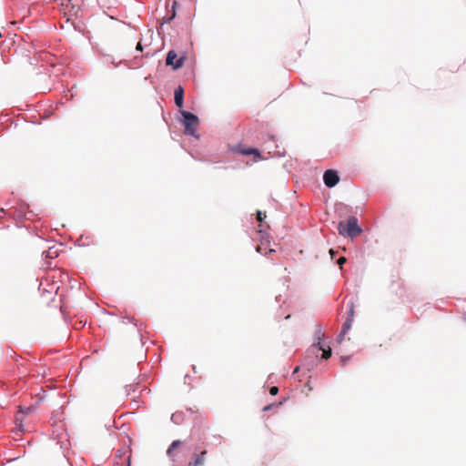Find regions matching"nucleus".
<instances>
[{
	"instance_id": "nucleus-22",
	"label": "nucleus",
	"mask_w": 466,
	"mask_h": 466,
	"mask_svg": "<svg viewBox=\"0 0 466 466\" xmlns=\"http://www.w3.org/2000/svg\"><path fill=\"white\" fill-rule=\"evenodd\" d=\"M19 409H20V412H22V413H24L25 415H28L31 412V410H32V409L30 407H26V408L23 409L20 406Z\"/></svg>"
},
{
	"instance_id": "nucleus-12",
	"label": "nucleus",
	"mask_w": 466,
	"mask_h": 466,
	"mask_svg": "<svg viewBox=\"0 0 466 466\" xmlns=\"http://www.w3.org/2000/svg\"><path fill=\"white\" fill-rule=\"evenodd\" d=\"M351 326H352V319L347 318L345 319V321L343 322L341 330H343L344 332H348L350 329Z\"/></svg>"
},
{
	"instance_id": "nucleus-24",
	"label": "nucleus",
	"mask_w": 466,
	"mask_h": 466,
	"mask_svg": "<svg viewBox=\"0 0 466 466\" xmlns=\"http://www.w3.org/2000/svg\"><path fill=\"white\" fill-rule=\"evenodd\" d=\"M256 249H257V252H258V253H259V254H263V253H264V254H267V253H268V252L266 251V249H265V248H263L261 246H258Z\"/></svg>"
},
{
	"instance_id": "nucleus-27",
	"label": "nucleus",
	"mask_w": 466,
	"mask_h": 466,
	"mask_svg": "<svg viewBox=\"0 0 466 466\" xmlns=\"http://www.w3.org/2000/svg\"><path fill=\"white\" fill-rule=\"evenodd\" d=\"M329 254H330L331 258H333L335 251L331 248V249H329Z\"/></svg>"
},
{
	"instance_id": "nucleus-19",
	"label": "nucleus",
	"mask_w": 466,
	"mask_h": 466,
	"mask_svg": "<svg viewBox=\"0 0 466 466\" xmlns=\"http://www.w3.org/2000/svg\"><path fill=\"white\" fill-rule=\"evenodd\" d=\"M347 334V332H344L343 330H341L339 335L337 336L336 338V340L338 343H340L343 339H344V336Z\"/></svg>"
},
{
	"instance_id": "nucleus-17",
	"label": "nucleus",
	"mask_w": 466,
	"mask_h": 466,
	"mask_svg": "<svg viewBox=\"0 0 466 466\" xmlns=\"http://www.w3.org/2000/svg\"><path fill=\"white\" fill-rule=\"evenodd\" d=\"M280 405H281V402L277 403V404H275V403H274V404H268V405H267V406H265V407L263 408V411L270 410L272 408H274V407L278 408V407H279Z\"/></svg>"
},
{
	"instance_id": "nucleus-5",
	"label": "nucleus",
	"mask_w": 466,
	"mask_h": 466,
	"mask_svg": "<svg viewBox=\"0 0 466 466\" xmlns=\"http://www.w3.org/2000/svg\"><path fill=\"white\" fill-rule=\"evenodd\" d=\"M323 182L327 187H334L339 182V172L335 169L326 170L323 174Z\"/></svg>"
},
{
	"instance_id": "nucleus-20",
	"label": "nucleus",
	"mask_w": 466,
	"mask_h": 466,
	"mask_svg": "<svg viewBox=\"0 0 466 466\" xmlns=\"http://www.w3.org/2000/svg\"><path fill=\"white\" fill-rule=\"evenodd\" d=\"M350 359V356H341L340 357V361H341V364L343 367H345L348 364Z\"/></svg>"
},
{
	"instance_id": "nucleus-30",
	"label": "nucleus",
	"mask_w": 466,
	"mask_h": 466,
	"mask_svg": "<svg viewBox=\"0 0 466 466\" xmlns=\"http://www.w3.org/2000/svg\"><path fill=\"white\" fill-rule=\"evenodd\" d=\"M279 298H281V295H279V297H276V300L279 301Z\"/></svg>"
},
{
	"instance_id": "nucleus-13",
	"label": "nucleus",
	"mask_w": 466,
	"mask_h": 466,
	"mask_svg": "<svg viewBox=\"0 0 466 466\" xmlns=\"http://www.w3.org/2000/svg\"><path fill=\"white\" fill-rule=\"evenodd\" d=\"M321 351H322L321 358L323 360H328L329 358H330V356H331V349H330V347H327L326 349H324Z\"/></svg>"
},
{
	"instance_id": "nucleus-1",
	"label": "nucleus",
	"mask_w": 466,
	"mask_h": 466,
	"mask_svg": "<svg viewBox=\"0 0 466 466\" xmlns=\"http://www.w3.org/2000/svg\"><path fill=\"white\" fill-rule=\"evenodd\" d=\"M181 441L176 440L171 442L169 447L167 450V456L172 461L173 466H203L205 456L207 455V451H201L199 454L194 453L192 456V461L188 462L187 465H182L177 459H176L177 449L180 446Z\"/></svg>"
},
{
	"instance_id": "nucleus-7",
	"label": "nucleus",
	"mask_w": 466,
	"mask_h": 466,
	"mask_svg": "<svg viewBox=\"0 0 466 466\" xmlns=\"http://www.w3.org/2000/svg\"><path fill=\"white\" fill-rule=\"evenodd\" d=\"M184 94L185 91L182 86L179 85L177 87H176L174 91V102L179 110L184 106Z\"/></svg>"
},
{
	"instance_id": "nucleus-8",
	"label": "nucleus",
	"mask_w": 466,
	"mask_h": 466,
	"mask_svg": "<svg viewBox=\"0 0 466 466\" xmlns=\"http://www.w3.org/2000/svg\"><path fill=\"white\" fill-rule=\"evenodd\" d=\"M59 255V250L55 246L48 248L47 250H44L42 252V257L45 260L46 259H53L55 258H57Z\"/></svg>"
},
{
	"instance_id": "nucleus-33",
	"label": "nucleus",
	"mask_w": 466,
	"mask_h": 466,
	"mask_svg": "<svg viewBox=\"0 0 466 466\" xmlns=\"http://www.w3.org/2000/svg\"><path fill=\"white\" fill-rule=\"evenodd\" d=\"M128 466H130V458L128 457Z\"/></svg>"
},
{
	"instance_id": "nucleus-18",
	"label": "nucleus",
	"mask_w": 466,
	"mask_h": 466,
	"mask_svg": "<svg viewBox=\"0 0 466 466\" xmlns=\"http://www.w3.org/2000/svg\"><path fill=\"white\" fill-rule=\"evenodd\" d=\"M353 316H354V304H353V302H351L350 306V309H349V311H348V317L347 318H351L353 319Z\"/></svg>"
},
{
	"instance_id": "nucleus-11",
	"label": "nucleus",
	"mask_w": 466,
	"mask_h": 466,
	"mask_svg": "<svg viewBox=\"0 0 466 466\" xmlns=\"http://www.w3.org/2000/svg\"><path fill=\"white\" fill-rule=\"evenodd\" d=\"M177 3L175 1L172 4L171 14L169 15L165 16L163 18L164 19V23H170L176 17V15H177L176 8H177Z\"/></svg>"
},
{
	"instance_id": "nucleus-23",
	"label": "nucleus",
	"mask_w": 466,
	"mask_h": 466,
	"mask_svg": "<svg viewBox=\"0 0 466 466\" xmlns=\"http://www.w3.org/2000/svg\"><path fill=\"white\" fill-rule=\"evenodd\" d=\"M346 262V258L345 257H340L339 258L337 263L339 267H342V265Z\"/></svg>"
},
{
	"instance_id": "nucleus-2",
	"label": "nucleus",
	"mask_w": 466,
	"mask_h": 466,
	"mask_svg": "<svg viewBox=\"0 0 466 466\" xmlns=\"http://www.w3.org/2000/svg\"><path fill=\"white\" fill-rule=\"evenodd\" d=\"M178 112L181 115L179 121L184 127V134L187 136L194 137L198 139L199 135L197 133L196 130V126L199 123L198 116L184 109H180L178 110Z\"/></svg>"
},
{
	"instance_id": "nucleus-32",
	"label": "nucleus",
	"mask_w": 466,
	"mask_h": 466,
	"mask_svg": "<svg viewBox=\"0 0 466 466\" xmlns=\"http://www.w3.org/2000/svg\"><path fill=\"white\" fill-rule=\"evenodd\" d=\"M275 250L273 248H269L268 252H274Z\"/></svg>"
},
{
	"instance_id": "nucleus-10",
	"label": "nucleus",
	"mask_w": 466,
	"mask_h": 466,
	"mask_svg": "<svg viewBox=\"0 0 466 466\" xmlns=\"http://www.w3.org/2000/svg\"><path fill=\"white\" fill-rule=\"evenodd\" d=\"M137 391H138V393L141 392L138 384H128L125 386V392L127 396L131 395V393H136Z\"/></svg>"
},
{
	"instance_id": "nucleus-26",
	"label": "nucleus",
	"mask_w": 466,
	"mask_h": 466,
	"mask_svg": "<svg viewBox=\"0 0 466 466\" xmlns=\"http://www.w3.org/2000/svg\"><path fill=\"white\" fill-rule=\"evenodd\" d=\"M299 370V366H297L294 370H293V374H296L298 371Z\"/></svg>"
},
{
	"instance_id": "nucleus-4",
	"label": "nucleus",
	"mask_w": 466,
	"mask_h": 466,
	"mask_svg": "<svg viewBox=\"0 0 466 466\" xmlns=\"http://www.w3.org/2000/svg\"><path fill=\"white\" fill-rule=\"evenodd\" d=\"M185 60V56L177 57V54L175 50H169L167 54L166 65L171 66L174 70H178L183 67Z\"/></svg>"
},
{
	"instance_id": "nucleus-14",
	"label": "nucleus",
	"mask_w": 466,
	"mask_h": 466,
	"mask_svg": "<svg viewBox=\"0 0 466 466\" xmlns=\"http://www.w3.org/2000/svg\"><path fill=\"white\" fill-rule=\"evenodd\" d=\"M105 61L108 64H112L115 66H117L118 64L116 63L115 57L112 55H105Z\"/></svg>"
},
{
	"instance_id": "nucleus-3",
	"label": "nucleus",
	"mask_w": 466,
	"mask_h": 466,
	"mask_svg": "<svg viewBox=\"0 0 466 466\" xmlns=\"http://www.w3.org/2000/svg\"><path fill=\"white\" fill-rule=\"evenodd\" d=\"M338 231L341 236L353 238L362 233V228L359 225L358 218L355 216H350L347 222L339 221L338 224Z\"/></svg>"
},
{
	"instance_id": "nucleus-25",
	"label": "nucleus",
	"mask_w": 466,
	"mask_h": 466,
	"mask_svg": "<svg viewBox=\"0 0 466 466\" xmlns=\"http://www.w3.org/2000/svg\"><path fill=\"white\" fill-rule=\"evenodd\" d=\"M136 50L137 51H139V52H142L143 51V46H142V44L141 42H138L137 46H136Z\"/></svg>"
},
{
	"instance_id": "nucleus-9",
	"label": "nucleus",
	"mask_w": 466,
	"mask_h": 466,
	"mask_svg": "<svg viewBox=\"0 0 466 466\" xmlns=\"http://www.w3.org/2000/svg\"><path fill=\"white\" fill-rule=\"evenodd\" d=\"M185 417L186 413L184 411H176L171 415L170 419L174 424L179 425L185 420Z\"/></svg>"
},
{
	"instance_id": "nucleus-6",
	"label": "nucleus",
	"mask_w": 466,
	"mask_h": 466,
	"mask_svg": "<svg viewBox=\"0 0 466 466\" xmlns=\"http://www.w3.org/2000/svg\"><path fill=\"white\" fill-rule=\"evenodd\" d=\"M231 150L234 153H238L241 154L242 156L253 155L255 157H261L260 151L256 147H242L241 145H237Z\"/></svg>"
},
{
	"instance_id": "nucleus-16",
	"label": "nucleus",
	"mask_w": 466,
	"mask_h": 466,
	"mask_svg": "<svg viewBox=\"0 0 466 466\" xmlns=\"http://www.w3.org/2000/svg\"><path fill=\"white\" fill-rule=\"evenodd\" d=\"M313 346L318 347V349L319 350H323L324 349H326L328 347L324 340H319L317 343H315Z\"/></svg>"
},
{
	"instance_id": "nucleus-15",
	"label": "nucleus",
	"mask_w": 466,
	"mask_h": 466,
	"mask_svg": "<svg viewBox=\"0 0 466 466\" xmlns=\"http://www.w3.org/2000/svg\"><path fill=\"white\" fill-rule=\"evenodd\" d=\"M266 212H262L260 210L257 211V219L259 222H262L266 218Z\"/></svg>"
},
{
	"instance_id": "nucleus-29",
	"label": "nucleus",
	"mask_w": 466,
	"mask_h": 466,
	"mask_svg": "<svg viewBox=\"0 0 466 466\" xmlns=\"http://www.w3.org/2000/svg\"><path fill=\"white\" fill-rule=\"evenodd\" d=\"M279 298H281V295H279V297H276V300L279 301Z\"/></svg>"
},
{
	"instance_id": "nucleus-31",
	"label": "nucleus",
	"mask_w": 466,
	"mask_h": 466,
	"mask_svg": "<svg viewBox=\"0 0 466 466\" xmlns=\"http://www.w3.org/2000/svg\"><path fill=\"white\" fill-rule=\"evenodd\" d=\"M78 245H79V246H81V244H78ZM86 245H88V243L84 242V243L82 244V246H86Z\"/></svg>"
},
{
	"instance_id": "nucleus-21",
	"label": "nucleus",
	"mask_w": 466,
	"mask_h": 466,
	"mask_svg": "<svg viewBox=\"0 0 466 466\" xmlns=\"http://www.w3.org/2000/svg\"><path fill=\"white\" fill-rule=\"evenodd\" d=\"M279 393V388L277 386H272L269 388V394L275 396Z\"/></svg>"
},
{
	"instance_id": "nucleus-28",
	"label": "nucleus",
	"mask_w": 466,
	"mask_h": 466,
	"mask_svg": "<svg viewBox=\"0 0 466 466\" xmlns=\"http://www.w3.org/2000/svg\"><path fill=\"white\" fill-rule=\"evenodd\" d=\"M268 138H269L270 140H272V141H275V136H273V135H269V136H268Z\"/></svg>"
}]
</instances>
